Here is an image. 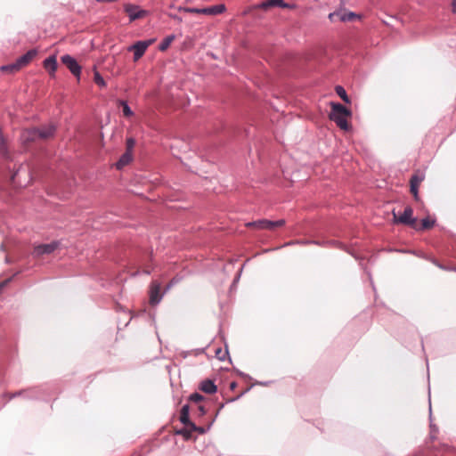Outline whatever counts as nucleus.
Here are the masks:
<instances>
[{
    "label": "nucleus",
    "instance_id": "obj_1",
    "mask_svg": "<svg viewBox=\"0 0 456 456\" xmlns=\"http://www.w3.org/2000/svg\"><path fill=\"white\" fill-rule=\"evenodd\" d=\"M351 116V111L341 103L331 102V112L330 119L334 121L337 126L345 131L349 129L347 118Z\"/></svg>",
    "mask_w": 456,
    "mask_h": 456
},
{
    "label": "nucleus",
    "instance_id": "obj_2",
    "mask_svg": "<svg viewBox=\"0 0 456 456\" xmlns=\"http://www.w3.org/2000/svg\"><path fill=\"white\" fill-rule=\"evenodd\" d=\"M413 210L411 207H406L403 212L397 216L395 210L393 211V221L394 223L403 224L411 227L416 228L417 218L412 216Z\"/></svg>",
    "mask_w": 456,
    "mask_h": 456
},
{
    "label": "nucleus",
    "instance_id": "obj_3",
    "mask_svg": "<svg viewBox=\"0 0 456 456\" xmlns=\"http://www.w3.org/2000/svg\"><path fill=\"white\" fill-rule=\"evenodd\" d=\"M55 126L52 124L44 126L40 128H30V140L37 138L47 139L53 135Z\"/></svg>",
    "mask_w": 456,
    "mask_h": 456
},
{
    "label": "nucleus",
    "instance_id": "obj_4",
    "mask_svg": "<svg viewBox=\"0 0 456 456\" xmlns=\"http://www.w3.org/2000/svg\"><path fill=\"white\" fill-rule=\"evenodd\" d=\"M154 39L137 41L128 47V51L134 52V61H137L145 53L147 48L153 43Z\"/></svg>",
    "mask_w": 456,
    "mask_h": 456
},
{
    "label": "nucleus",
    "instance_id": "obj_5",
    "mask_svg": "<svg viewBox=\"0 0 456 456\" xmlns=\"http://www.w3.org/2000/svg\"><path fill=\"white\" fill-rule=\"evenodd\" d=\"M284 224H285L284 219H280L277 221H270L267 219H262V220H257V221H254L252 223L248 224V226H256L258 229L270 230V231H273L276 227H281Z\"/></svg>",
    "mask_w": 456,
    "mask_h": 456
},
{
    "label": "nucleus",
    "instance_id": "obj_6",
    "mask_svg": "<svg viewBox=\"0 0 456 456\" xmlns=\"http://www.w3.org/2000/svg\"><path fill=\"white\" fill-rule=\"evenodd\" d=\"M28 63V51L26 52L25 53H23L18 60H16V61L12 62L11 64L3 65L0 68V69L3 72L14 73V72H17L18 70H20V69L22 66H25Z\"/></svg>",
    "mask_w": 456,
    "mask_h": 456
},
{
    "label": "nucleus",
    "instance_id": "obj_7",
    "mask_svg": "<svg viewBox=\"0 0 456 456\" xmlns=\"http://www.w3.org/2000/svg\"><path fill=\"white\" fill-rule=\"evenodd\" d=\"M355 12L346 11V10H338L329 14V19L331 22L339 20L340 21L346 22L351 21L355 18H359Z\"/></svg>",
    "mask_w": 456,
    "mask_h": 456
},
{
    "label": "nucleus",
    "instance_id": "obj_8",
    "mask_svg": "<svg viewBox=\"0 0 456 456\" xmlns=\"http://www.w3.org/2000/svg\"><path fill=\"white\" fill-rule=\"evenodd\" d=\"M61 62L67 66L69 71L77 78L81 75V66L78 64L77 60L69 54H64L61 58Z\"/></svg>",
    "mask_w": 456,
    "mask_h": 456
},
{
    "label": "nucleus",
    "instance_id": "obj_9",
    "mask_svg": "<svg viewBox=\"0 0 456 456\" xmlns=\"http://www.w3.org/2000/svg\"><path fill=\"white\" fill-rule=\"evenodd\" d=\"M164 294V291L160 292V283L156 281H152L150 287V303L152 305H158Z\"/></svg>",
    "mask_w": 456,
    "mask_h": 456
},
{
    "label": "nucleus",
    "instance_id": "obj_10",
    "mask_svg": "<svg viewBox=\"0 0 456 456\" xmlns=\"http://www.w3.org/2000/svg\"><path fill=\"white\" fill-rule=\"evenodd\" d=\"M125 12L127 13L130 21H134L137 19L142 18L147 14V12L145 10L141 9L136 4H126L125 5Z\"/></svg>",
    "mask_w": 456,
    "mask_h": 456
},
{
    "label": "nucleus",
    "instance_id": "obj_11",
    "mask_svg": "<svg viewBox=\"0 0 456 456\" xmlns=\"http://www.w3.org/2000/svg\"><path fill=\"white\" fill-rule=\"evenodd\" d=\"M59 246V242L53 241L47 244H41L38 246H35L33 253L37 256H41L44 254H50L53 252L57 247Z\"/></svg>",
    "mask_w": 456,
    "mask_h": 456
},
{
    "label": "nucleus",
    "instance_id": "obj_12",
    "mask_svg": "<svg viewBox=\"0 0 456 456\" xmlns=\"http://www.w3.org/2000/svg\"><path fill=\"white\" fill-rule=\"evenodd\" d=\"M180 421L191 429L197 428V426L190 420V407L188 404H184L181 409Z\"/></svg>",
    "mask_w": 456,
    "mask_h": 456
},
{
    "label": "nucleus",
    "instance_id": "obj_13",
    "mask_svg": "<svg viewBox=\"0 0 456 456\" xmlns=\"http://www.w3.org/2000/svg\"><path fill=\"white\" fill-rule=\"evenodd\" d=\"M200 388L206 394L212 395L217 390L216 386L211 379H205L200 383Z\"/></svg>",
    "mask_w": 456,
    "mask_h": 456
},
{
    "label": "nucleus",
    "instance_id": "obj_14",
    "mask_svg": "<svg viewBox=\"0 0 456 456\" xmlns=\"http://www.w3.org/2000/svg\"><path fill=\"white\" fill-rule=\"evenodd\" d=\"M289 5L287 4H285L283 0H266L259 4V7L262 9H265V10H266L270 7L286 8Z\"/></svg>",
    "mask_w": 456,
    "mask_h": 456
},
{
    "label": "nucleus",
    "instance_id": "obj_15",
    "mask_svg": "<svg viewBox=\"0 0 456 456\" xmlns=\"http://www.w3.org/2000/svg\"><path fill=\"white\" fill-rule=\"evenodd\" d=\"M45 69L50 73H54L57 69V60L55 56H49L44 61Z\"/></svg>",
    "mask_w": 456,
    "mask_h": 456
},
{
    "label": "nucleus",
    "instance_id": "obj_16",
    "mask_svg": "<svg viewBox=\"0 0 456 456\" xmlns=\"http://www.w3.org/2000/svg\"><path fill=\"white\" fill-rule=\"evenodd\" d=\"M132 160V153L129 151H126L118 159L116 166L117 168L120 169L124 166L127 165Z\"/></svg>",
    "mask_w": 456,
    "mask_h": 456
},
{
    "label": "nucleus",
    "instance_id": "obj_17",
    "mask_svg": "<svg viewBox=\"0 0 456 456\" xmlns=\"http://www.w3.org/2000/svg\"><path fill=\"white\" fill-rule=\"evenodd\" d=\"M175 36L174 34L167 36L163 40L160 42L159 45V50L161 52L166 51L169 45L172 44V42L175 40Z\"/></svg>",
    "mask_w": 456,
    "mask_h": 456
},
{
    "label": "nucleus",
    "instance_id": "obj_18",
    "mask_svg": "<svg viewBox=\"0 0 456 456\" xmlns=\"http://www.w3.org/2000/svg\"><path fill=\"white\" fill-rule=\"evenodd\" d=\"M225 10H226L225 5H224V4H216V5H213V6L208 7L209 15L221 14V13H223Z\"/></svg>",
    "mask_w": 456,
    "mask_h": 456
},
{
    "label": "nucleus",
    "instance_id": "obj_19",
    "mask_svg": "<svg viewBox=\"0 0 456 456\" xmlns=\"http://www.w3.org/2000/svg\"><path fill=\"white\" fill-rule=\"evenodd\" d=\"M337 94L346 103L350 102V100L346 94L345 88L341 86H337L335 88Z\"/></svg>",
    "mask_w": 456,
    "mask_h": 456
},
{
    "label": "nucleus",
    "instance_id": "obj_20",
    "mask_svg": "<svg viewBox=\"0 0 456 456\" xmlns=\"http://www.w3.org/2000/svg\"><path fill=\"white\" fill-rule=\"evenodd\" d=\"M215 354L218 360L224 362L228 356L229 353L227 349L223 350L221 347H218L216 349Z\"/></svg>",
    "mask_w": 456,
    "mask_h": 456
},
{
    "label": "nucleus",
    "instance_id": "obj_21",
    "mask_svg": "<svg viewBox=\"0 0 456 456\" xmlns=\"http://www.w3.org/2000/svg\"><path fill=\"white\" fill-rule=\"evenodd\" d=\"M436 220H430L428 217L423 218L421 220V227L420 230L429 229L434 226Z\"/></svg>",
    "mask_w": 456,
    "mask_h": 456
},
{
    "label": "nucleus",
    "instance_id": "obj_22",
    "mask_svg": "<svg viewBox=\"0 0 456 456\" xmlns=\"http://www.w3.org/2000/svg\"><path fill=\"white\" fill-rule=\"evenodd\" d=\"M120 105L122 106V111L124 116L131 117L133 115V111L126 102L120 101Z\"/></svg>",
    "mask_w": 456,
    "mask_h": 456
},
{
    "label": "nucleus",
    "instance_id": "obj_23",
    "mask_svg": "<svg viewBox=\"0 0 456 456\" xmlns=\"http://www.w3.org/2000/svg\"><path fill=\"white\" fill-rule=\"evenodd\" d=\"M0 152L3 156L7 157V146L2 134H0Z\"/></svg>",
    "mask_w": 456,
    "mask_h": 456
},
{
    "label": "nucleus",
    "instance_id": "obj_24",
    "mask_svg": "<svg viewBox=\"0 0 456 456\" xmlns=\"http://www.w3.org/2000/svg\"><path fill=\"white\" fill-rule=\"evenodd\" d=\"M182 280L181 277L179 276H175L169 282L168 284L166 286L165 289H164V293H167L174 285L177 284L178 282H180Z\"/></svg>",
    "mask_w": 456,
    "mask_h": 456
},
{
    "label": "nucleus",
    "instance_id": "obj_25",
    "mask_svg": "<svg viewBox=\"0 0 456 456\" xmlns=\"http://www.w3.org/2000/svg\"><path fill=\"white\" fill-rule=\"evenodd\" d=\"M94 82L101 87H104L106 86L103 77L100 75L99 72L94 73Z\"/></svg>",
    "mask_w": 456,
    "mask_h": 456
},
{
    "label": "nucleus",
    "instance_id": "obj_26",
    "mask_svg": "<svg viewBox=\"0 0 456 456\" xmlns=\"http://www.w3.org/2000/svg\"><path fill=\"white\" fill-rule=\"evenodd\" d=\"M204 399L203 395L199 393H193L190 395L189 400L193 403H200Z\"/></svg>",
    "mask_w": 456,
    "mask_h": 456
},
{
    "label": "nucleus",
    "instance_id": "obj_27",
    "mask_svg": "<svg viewBox=\"0 0 456 456\" xmlns=\"http://www.w3.org/2000/svg\"><path fill=\"white\" fill-rule=\"evenodd\" d=\"M423 180V177L422 176H419L418 175H413L411 177V181H410V183L411 184H414L416 186H419V184L421 183V181Z\"/></svg>",
    "mask_w": 456,
    "mask_h": 456
},
{
    "label": "nucleus",
    "instance_id": "obj_28",
    "mask_svg": "<svg viewBox=\"0 0 456 456\" xmlns=\"http://www.w3.org/2000/svg\"><path fill=\"white\" fill-rule=\"evenodd\" d=\"M192 430L190 429H181L176 432L178 435L183 436L186 439H189L191 436Z\"/></svg>",
    "mask_w": 456,
    "mask_h": 456
},
{
    "label": "nucleus",
    "instance_id": "obj_29",
    "mask_svg": "<svg viewBox=\"0 0 456 456\" xmlns=\"http://www.w3.org/2000/svg\"><path fill=\"white\" fill-rule=\"evenodd\" d=\"M134 144H135V141H134V139H133V138H128V139L126 140V147H127L126 151L131 152V151H132V149L134 148Z\"/></svg>",
    "mask_w": 456,
    "mask_h": 456
},
{
    "label": "nucleus",
    "instance_id": "obj_30",
    "mask_svg": "<svg viewBox=\"0 0 456 456\" xmlns=\"http://www.w3.org/2000/svg\"><path fill=\"white\" fill-rule=\"evenodd\" d=\"M418 187L419 186H416L414 184H411V192L412 193L414 199L416 200H419V192H418Z\"/></svg>",
    "mask_w": 456,
    "mask_h": 456
},
{
    "label": "nucleus",
    "instance_id": "obj_31",
    "mask_svg": "<svg viewBox=\"0 0 456 456\" xmlns=\"http://www.w3.org/2000/svg\"><path fill=\"white\" fill-rule=\"evenodd\" d=\"M183 10L184 12H191V13H200V8H191V7H186V8H183Z\"/></svg>",
    "mask_w": 456,
    "mask_h": 456
},
{
    "label": "nucleus",
    "instance_id": "obj_32",
    "mask_svg": "<svg viewBox=\"0 0 456 456\" xmlns=\"http://www.w3.org/2000/svg\"><path fill=\"white\" fill-rule=\"evenodd\" d=\"M430 429H431V437L432 439L435 438V434L437 432V428L436 425H434L432 422L430 423Z\"/></svg>",
    "mask_w": 456,
    "mask_h": 456
},
{
    "label": "nucleus",
    "instance_id": "obj_33",
    "mask_svg": "<svg viewBox=\"0 0 456 456\" xmlns=\"http://www.w3.org/2000/svg\"><path fill=\"white\" fill-rule=\"evenodd\" d=\"M200 14H207V15H209L208 7H206V8H200Z\"/></svg>",
    "mask_w": 456,
    "mask_h": 456
},
{
    "label": "nucleus",
    "instance_id": "obj_34",
    "mask_svg": "<svg viewBox=\"0 0 456 456\" xmlns=\"http://www.w3.org/2000/svg\"><path fill=\"white\" fill-rule=\"evenodd\" d=\"M199 411H200L201 415H204L206 413V410H205V407L203 405H200L199 406Z\"/></svg>",
    "mask_w": 456,
    "mask_h": 456
},
{
    "label": "nucleus",
    "instance_id": "obj_35",
    "mask_svg": "<svg viewBox=\"0 0 456 456\" xmlns=\"http://www.w3.org/2000/svg\"><path fill=\"white\" fill-rule=\"evenodd\" d=\"M191 430L192 431H198L200 434H203L205 432V429L203 428H200V427H197L196 429H191Z\"/></svg>",
    "mask_w": 456,
    "mask_h": 456
},
{
    "label": "nucleus",
    "instance_id": "obj_36",
    "mask_svg": "<svg viewBox=\"0 0 456 456\" xmlns=\"http://www.w3.org/2000/svg\"><path fill=\"white\" fill-rule=\"evenodd\" d=\"M452 10L454 13H456V0H453L452 1Z\"/></svg>",
    "mask_w": 456,
    "mask_h": 456
},
{
    "label": "nucleus",
    "instance_id": "obj_37",
    "mask_svg": "<svg viewBox=\"0 0 456 456\" xmlns=\"http://www.w3.org/2000/svg\"><path fill=\"white\" fill-rule=\"evenodd\" d=\"M235 387H236V383L235 382H232L231 385H230L231 389H233Z\"/></svg>",
    "mask_w": 456,
    "mask_h": 456
},
{
    "label": "nucleus",
    "instance_id": "obj_38",
    "mask_svg": "<svg viewBox=\"0 0 456 456\" xmlns=\"http://www.w3.org/2000/svg\"><path fill=\"white\" fill-rule=\"evenodd\" d=\"M36 53H37V52H36V51H32V50H30V52H29L30 58H31L34 54H36Z\"/></svg>",
    "mask_w": 456,
    "mask_h": 456
}]
</instances>
